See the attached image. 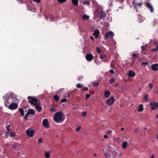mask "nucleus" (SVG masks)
Returning a JSON list of instances; mask_svg holds the SVG:
<instances>
[{
	"label": "nucleus",
	"mask_w": 158,
	"mask_h": 158,
	"mask_svg": "<svg viewBox=\"0 0 158 158\" xmlns=\"http://www.w3.org/2000/svg\"><path fill=\"white\" fill-rule=\"evenodd\" d=\"M28 113L30 114H32L33 115H34L35 114V111L33 109H30L28 110Z\"/></svg>",
	"instance_id": "nucleus-23"
},
{
	"label": "nucleus",
	"mask_w": 158,
	"mask_h": 158,
	"mask_svg": "<svg viewBox=\"0 0 158 158\" xmlns=\"http://www.w3.org/2000/svg\"><path fill=\"white\" fill-rule=\"evenodd\" d=\"M83 90H88V88L87 87H85L82 89Z\"/></svg>",
	"instance_id": "nucleus-51"
},
{
	"label": "nucleus",
	"mask_w": 158,
	"mask_h": 158,
	"mask_svg": "<svg viewBox=\"0 0 158 158\" xmlns=\"http://www.w3.org/2000/svg\"><path fill=\"white\" fill-rule=\"evenodd\" d=\"M81 127L80 126H78L76 128V131H79L81 129Z\"/></svg>",
	"instance_id": "nucleus-48"
},
{
	"label": "nucleus",
	"mask_w": 158,
	"mask_h": 158,
	"mask_svg": "<svg viewBox=\"0 0 158 158\" xmlns=\"http://www.w3.org/2000/svg\"><path fill=\"white\" fill-rule=\"evenodd\" d=\"M114 99L113 97L107 100L106 103L109 106H111L114 102Z\"/></svg>",
	"instance_id": "nucleus-10"
},
{
	"label": "nucleus",
	"mask_w": 158,
	"mask_h": 158,
	"mask_svg": "<svg viewBox=\"0 0 158 158\" xmlns=\"http://www.w3.org/2000/svg\"><path fill=\"white\" fill-rule=\"evenodd\" d=\"M100 34V32L98 29H96L94 31V35L95 38H97L98 37V35Z\"/></svg>",
	"instance_id": "nucleus-17"
},
{
	"label": "nucleus",
	"mask_w": 158,
	"mask_h": 158,
	"mask_svg": "<svg viewBox=\"0 0 158 158\" xmlns=\"http://www.w3.org/2000/svg\"><path fill=\"white\" fill-rule=\"evenodd\" d=\"M45 153V157L46 158H50V153L49 152H47L45 151H44Z\"/></svg>",
	"instance_id": "nucleus-25"
},
{
	"label": "nucleus",
	"mask_w": 158,
	"mask_h": 158,
	"mask_svg": "<svg viewBox=\"0 0 158 158\" xmlns=\"http://www.w3.org/2000/svg\"><path fill=\"white\" fill-rule=\"evenodd\" d=\"M57 1L60 3H63L66 1V0H57Z\"/></svg>",
	"instance_id": "nucleus-30"
},
{
	"label": "nucleus",
	"mask_w": 158,
	"mask_h": 158,
	"mask_svg": "<svg viewBox=\"0 0 158 158\" xmlns=\"http://www.w3.org/2000/svg\"><path fill=\"white\" fill-rule=\"evenodd\" d=\"M25 132L27 136L32 138L34 137L35 131L30 128L26 130Z\"/></svg>",
	"instance_id": "nucleus-4"
},
{
	"label": "nucleus",
	"mask_w": 158,
	"mask_h": 158,
	"mask_svg": "<svg viewBox=\"0 0 158 158\" xmlns=\"http://www.w3.org/2000/svg\"><path fill=\"white\" fill-rule=\"evenodd\" d=\"M82 19H89V17L86 15H84L82 17Z\"/></svg>",
	"instance_id": "nucleus-27"
},
{
	"label": "nucleus",
	"mask_w": 158,
	"mask_h": 158,
	"mask_svg": "<svg viewBox=\"0 0 158 158\" xmlns=\"http://www.w3.org/2000/svg\"><path fill=\"white\" fill-rule=\"evenodd\" d=\"M127 141L123 142L122 144L123 148L124 149H125L127 146Z\"/></svg>",
	"instance_id": "nucleus-20"
},
{
	"label": "nucleus",
	"mask_w": 158,
	"mask_h": 158,
	"mask_svg": "<svg viewBox=\"0 0 158 158\" xmlns=\"http://www.w3.org/2000/svg\"><path fill=\"white\" fill-rule=\"evenodd\" d=\"M77 86L78 88H81L82 87V85L80 84H77Z\"/></svg>",
	"instance_id": "nucleus-44"
},
{
	"label": "nucleus",
	"mask_w": 158,
	"mask_h": 158,
	"mask_svg": "<svg viewBox=\"0 0 158 158\" xmlns=\"http://www.w3.org/2000/svg\"><path fill=\"white\" fill-rule=\"evenodd\" d=\"M151 158H154V155H153L151 157Z\"/></svg>",
	"instance_id": "nucleus-62"
},
{
	"label": "nucleus",
	"mask_w": 158,
	"mask_h": 158,
	"mask_svg": "<svg viewBox=\"0 0 158 158\" xmlns=\"http://www.w3.org/2000/svg\"><path fill=\"white\" fill-rule=\"evenodd\" d=\"M18 107V105L17 104L13 102L10 104L8 108L10 110H13L16 109Z\"/></svg>",
	"instance_id": "nucleus-9"
},
{
	"label": "nucleus",
	"mask_w": 158,
	"mask_h": 158,
	"mask_svg": "<svg viewBox=\"0 0 158 158\" xmlns=\"http://www.w3.org/2000/svg\"><path fill=\"white\" fill-rule=\"evenodd\" d=\"M67 99H66L65 98H63L61 100V103H63V102H67Z\"/></svg>",
	"instance_id": "nucleus-45"
},
{
	"label": "nucleus",
	"mask_w": 158,
	"mask_h": 158,
	"mask_svg": "<svg viewBox=\"0 0 158 158\" xmlns=\"http://www.w3.org/2000/svg\"><path fill=\"white\" fill-rule=\"evenodd\" d=\"M98 16L100 19H104L106 17V14L104 12L100 11L98 12Z\"/></svg>",
	"instance_id": "nucleus-7"
},
{
	"label": "nucleus",
	"mask_w": 158,
	"mask_h": 158,
	"mask_svg": "<svg viewBox=\"0 0 158 158\" xmlns=\"http://www.w3.org/2000/svg\"><path fill=\"white\" fill-rule=\"evenodd\" d=\"M72 3L75 6H77L78 5V0H72Z\"/></svg>",
	"instance_id": "nucleus-24"
},
{
	"label": "nucleus",
	"mask_w": 158,
	"mask_h": 158,
	"mask_svg": "<svg viewBox=\"0 0 158 158\" xmlns=\"http://www.w3.org/2000/svg\"><path fill=\"white\" fill-rule=\"evenodd\" d=\"M146 6L148 8H150L151 6H152V5H151L150 3L149 2H147L145 4Z\"/></svg>",
	"instance_id": "nucleus-32"
},
{
	"label": "nucleus",
	"mask_w": 158,
	"mask_h": 158,
	"mask_svg": "<svg viewBox=\"0 0 158 158\" xmlns=\"http://www.w3.org/2000/svg\"><path fill=\"white\" fill-rule=\"evenodd\" d=\"M158 50V46L156 47V48H152L151 51L152 52H155L157 51Z\"/></svg>",
	"instance_id": "nucleus-31"
},
{
	"label": "nucleus",
	"mask_w": 158,
	"mask_h": 158,
	"mask_svg": "<svg viewBox=\"0 0 158 158\" xmlns=\"http://www.w3.org/2000/svg\"><path fill=\"white\" fill-rule=\"evenodd\" d=\"M149 9H150V11L151 12H154V9L152 6H151V7L150 8H149Z\"/></svg>",
	"instance_id": "nucleus-43"
},
{
	"label": "nucleus",
	"mask_w": 158,
	"mask_h": 158,
	"mask_svg": "<svg viewBox=\"0 0 158 158\" xmlns=\"http://www.w3.org/2000/svg\"><path fill=\"white\" fill-rule=\"evenodd\" d=\"M151 68L152 70L155 71L158 70V64H152L151 65Z\"/></svg>",
	"instance_id": "nucleus-14"
},
{
	"label": "nucleus",
	"mask_w": 158,
	"mask_h": 158,
	"mask_svg": "<svg viewBox=\"0 0 158 158\" xmlns=\"http://www.w3.org/2000/svg\"><path fill=\"white\" fill-rule=\"evenodd\" d=\"M153 85L152 83H150L148 85V87L150 89H151L153 87Z\"/></svg>",
	"instance_id": "nucleus-37"
},
{
	"label": "nucleus",
	"mask_w": 158,
	"mask_h": 158,
	"mask_svg": "<svg viewBox=\"0 0 158 158\" xmlns=\"http://www.w3.org/2000/svg\"><path fill=\"white\" fill-rule=\"evenodd\" d=\"M97 52L98 53H100L101 52V49L99 47H97L96 48Z\"/></svg>",
	"instance_id": "nucleus-38"
},
{
	"label": "nucleus",
	"mask_w": 158,
	"mask_h": 158,
	"mask_svg": "<svg viewBox=\"0 0 158 158\" xmlns=\"http://www.w3.org/2000/svg\"><path fill=\"white\" fill-rule=\"evenodd\" d=\"M124 128H123V127H122V128H121V131H123V130H124Z\"/></svg>",
	"instance_id": "nucleus-63"
},
{
	"label": "nucleus",
	"mask_w": 158,
	"mask_h": 158,
	"mask_svg": "<svg viewBox=\"0 0 158 158\" xmlns=\"http://www.w3.org/2000/svg\"><path fill=\"white\" fill-rule=\"evenodd\" d=\"M112 146L113 145L110 144L106 146L108 150V152L107 153L105 152L104 155L107 158H117L118 154L112 148Z\"/></svg>",
	"instance_id": "nucleus-1"
},
{
	"label": "nucleus",
	"mask_w": 158,
	"mask_h": 158,
	"mask_svg": "<svg viewBox=\"0 0 158 158\" xmlns=\"http://www.w3.org/2000/svg\"><path fill=\"white\" fill-rule=\"evenodd\" d=\"M34 2L39 3L41 2V0H33Z\"/></svg>",
	"instance_id": "nucleus-52"
},
{
	"label": "nucleus",
	"mask_w": 158,
	"mask_h": 158,
	"mask_svg": "<svg viewBox=\"0 0 158 158\" xmlns=\"http://www.w3.org/2000/svg\"><path fill=\"white\" fill-rule=\"evenodd\" d=\"M110 94V92L109 91H105L104 93V96L106 98H108Z\"/></svg>",
	"instance_id": "nucleus-19"
},
{
	"label": "nucleus",
	"mask_w": 158,
	"mask_h": 158,
	"mask_svg": "<svg viewBox=\"0 0 158 158\" xmlns=\"http://www.w3.org/2000/svg\"><path fill=\"white\" fill-rule=\"evenodd\" d=\"M153 44L154 45L156 46V47L158 46V43L157 42H153Z\"/></svg>",
	"instance_id": "nucleus-53"
},
{
	"label": "nucleus",
	"mask_w": 158,
	"mask_h": 158,
	"mask_svg": "<svg viewBox=\"0 0 158 158\" xmlns=\"http://www.w3.org/2000/svg\"><path fill=\"white\" fill-rule=\"evenodd\" d=\"M9 145V144H8V143H6V147H7V146H8Z\"/></svg>",
	"instance_id": "nucleus-64"
},
{
	"label": "nucleus",
	"mask_w": 158,
	"mask_h": 158,
	"mask_svg": "<svg viewBox=\"0 0 158 158\" xmlns=\"http://www.w3.org/2000/svg\"><path fill=\"white\" fill-rule=\"evenodd\" d=\"M113 2V0H110V2H111L110 5H112V2Z\"/></svg>",
	"instance_id": "nucleus-59"
},
{
	"label": "nucleus",
	"mask_w": 158,
	"mask_h": 158,
	"mask_svg": "<svg viewBox=\"0 0 158 158\" xmlns=\"http://www.w3.org/2000/svg\"><path fill=\"white\" fill-rule=\"evenodd\" d=\"M138 129L137 128H136L135 129V133H137L138 132Z\"/></svg>",
	"instance_id": "nucleus-56"
},
{
	"label": "nucleus",
	"mask_w": 158,
	"mask_h": 158,
	"mask_svg": "<svg viewBox=\"0 0 158 158\" xmlns=\"http://www.w3.org/2000/svg\"><path fill=\"white\" fill-rule=\"evenodd\" d=\"M38 141L39 143H42L43 142V139H42V138H40L39 139H38Z\"/></svg>",
	"instance_id": "nucleus-42"
},
{
	"label": "nucleus",
	"mask_w": 158,
	"mask_h": 158,
	"mask_svg": "<svg viewBox=\"0 0 158 158\" xmlns=\"http://www.w3.org/2000/svg\"><path fill=\"white\" fill-rule=\"evenodd\" d=\"M146 46V45L145 46H141V50L142 51H143L145 50Z\"/></svg>",
	"instance_id": "nucleus-46"
},
{
	"label": "nucleus",
	"mask_w": 158,
	"mask_h": 158,
	"mask_svg": "<svg viewBox=\"0 0 158 158\" xmlns=\"http://www.w3.org/2000/svg\"><path fill=\"white\" fill-rule=\"evenodd\" d=\"M148 64V62H143L141 64V65L142 66H145Z\"/></svg>",
	"instance_id": "nucleus-36"
},
{
	"label": "nucleus",
	"mask_w": 158,
	"mask_h": 158,
	"mask_svg": "<svg viewBox=\"0 0 158 158\" xmlns=\"http://www.w3.org/2000/svg\"><path fill=\"white\" fill-rule=\"evenodd\" d=\"M114 60H112L111 61V63H111V68H113V67L115 68V67H113V66H112V65L114 63Z\"/></svg>",
	"instance_id": "nucleus-49"
},
{
	"label": "nucleus",
	"mask_w": 158,
	"mask_h": 158,
	"mask_svg": "<svg viewBox=\"0 0 158 158\" xmlns=\"http://www.w3.org/2000/svg\"><path fill=\"white\" fill-rule=\"evenodd\" d=\"M53 98L54 99L56 102L58 101L59 99V97L57 95H55L54 96Z\"/></svg>",
	"instance_id": "nucleus-26"
},
{
	"label": "nucleus",
	"mask_w": 158,
	"mask_h": 158,
	"mask_svg": "<svg viewBox=\"0 0 158 158\" xmlns=\"http://www.w3.org/2000/svg\"><path fill=\"white\" fill-rule=\"evenodd\" d=\"M138 56H136V54H133L132 55V58L133 60L132 63H134V61L135 60V59L136 57H138Z\"/></svg>",
	"instance_id": "nucleus-21"
},
{
	"label": "nucleus",
	"mask_w": 158,
	"mask_h": 158,
	"mask_svg": "<svg viewBox=\"0 0 158 158\" xmlns=\"http://www.w3.org/2000/svg\"><path fill=\"white\" fill-rule=\"evenodd\" d=\"M107 137L108 136L106 135H105L104 136V139H106L107 138Z\"/></svg>",
	"instance_id": "nucleus-57"
},
{
	"label": "nucleus",
	"mask_w": 158,
	"mask_h": 158,
	"mask_svg": "<svg viewBox=\"0 0 158 158\" xmlns=\"http://www.w3.org/2000/svg\"><path fill=\"white\" fill-rule=\"evenodd\" d=\"M114 78H111L109 80V83L110 84H113L114 82Z\"/></svg>",
	"instance_id": "nucleus-29"
},
{
	"label": "nucleus",
	"mask_w": 158,
	"mask_h": 158,
	"mask_svg": "<svg viewBox=\"0 0 158 158\" xmlns=\"http://www.w3.org/2000/svg\"><path fill=\"white\" fill-rule=\"evenodd\" d=\"M42 124L43 126L46 128H48L49 127V124L47 119H45L43 120Z\"/></svg>",
	"instance_id": "nucleus-13"
},
{
	"label": "nucleus",
	"mask_w": 158,
	"mask_h": 158,
	"mask_svg": "<svg viewBox=\"0 0 158 158\" xmlns=\"http://www.w3.org/2000/svg\"><path fill=\"white\" fill-rule=\"evenodd\" d=\"M30 114L29 113H28V112L26 114V116L28 117L29 114Z\"/></svg>",
	"instance_id": "nucleus-61"
},
{
	"label": "nucleus",
	"mask_w": 158,
	"mask_h": 158,
	"mask_svg": "<svg viewBox=\"0 0 158 158\" xmlns=\"http://www.w3.org/2000/svg\"><path fill=\"white\" fill-rule=\"evenodd\" d=\"M10 125H9L6 127V129L9 131H10Z\"/></svg>",
	"instance_id": "nucleus-47"
},
{
	"label": "nucleus",
	"mask_w": 158,
	"mask_h": 158,
	"mask_svg": "<svg viewBox=\"0 0 158 158\" xmlns=\"http://www.w3.org/2000/svg\"><path fill=\"white\" fill-rule=\"evenodd\" d=\"M53 119L56 122H62V111L57 112L54 115Z\"/></svg>",
	"instance_id": "nucleus-3"
},
{
	"label": "nucleus",
	"mask_w": 158,
	"mask_h": 158,
	"mask_svg": "<svg viewBox=\"0 0 158 158\" xmlns=\"http://www.w3.org/2000/svg\"><path fill=\"white\" fill-rule=\"evenodd\" d=\"M90 39H91L93 41H94V38L92 36H90Z\"/></svg>",
	"instance_id": "nucleus-58"
},
{
	"label": "nucleus",
	"mask_w": 158,
	"mask_h": 158,
	"mask_svg": "<svg viewBox=\"0 0 158 158\" xmlns=\"http://www.w3.org/2000/svg\"><path fill=\"white\" fill-rule=\"evenodd\" d=\"M20 147V144L17 143H14L13 144H12V148L13 149L19 148Z\"/></svg>",
	"instance_id": "nucleus-16"
},
{
	"label": "nucleus",
	"mask_w": 158,
	"mask_h": 158,
	"mask_svg": "<svg viewBox=\"0 0 158 158\" xmlns=\"http://www.w3.org/2000/svg\"><path fill=\"white\" fill-rule=\"evenodd\" d=\"M148 96L146 95H145L144 97H143V99H144V100H145L146 101H148Z\"/></svg>",
	"instance_id": "nucleus-41"
},
{
	"label": "nucleus",
	"mask_w": 158,
	"mask_h": 158,
	"mask_svg": "<svg viewBox=\"0 0 158 158\" xmlns=\"http://www.w3.org/2000/svg\"><path fill=\"white\" fill-rule=\"evenodd\" d=\"M28 102L35 106L36 109L39 112L41 110L42 107L40 106V102L38 99L36 98L35 97L31 96H28Z\"/></svg>",
	"instance_id": "nucleus-2"
},
{
	"label": "nucleus",
	"mask_w": 158,
	"mask_h": 158,
	"mask_svg": "<svg viewBox=\"0 0 158 158\" xmlns=\"http://www.w3.org/2000/svg\"><path fill=\"white\" fill-rule=\"evenodd\" d=\"M111 133H112V131L110 130L106 132V134H110Z\"/></svg>",
	"instance_id": "nucleus-50"
},
{
	"label": "nucleus",
	"mask_w": 158,
	"mask_h": 158,
	"mask_svg": "<svg viewBox=\"0 0 158 158\" xmlns=\"http://www.w3.org/2000/svg\"><path fill=\"white\" fill-rule=\"evenodd\" d=\"M143 106L142 104H140L139 105L138 107V111L139 112H141L143 111Z\"/></svg>",
	"instance_id": "nucleus-18"
},
{
	"label": "nucleus",
	"mask_w": 158,
	"mask_h": 158,
	"mask_svg": "<svg viewBox=\"0 0 158 158\" xmlns=\"http://www.w3.org/2000/svg\"><path fill=\"white\" fill-rule=\"evenodd\" d=\"M99 84V83L98 82H93V86H94V87H97L98 85Z\"/></svg>",
	"instance_id": "nucleus-33"
},
{
	"label": "nucleus",
	"mask_w": 158,
	"mask_h": 158,
	"mask_svg": "<svg viewBox=\"0 0 158 158\" xmlns=\"http://www.w3.org/2000/svg\"><path fill=\"white\" fill-rule=\"evenodd\" d=\"M24 119L25 120H27L28 119V117L25 116L24 118Z\"/></svg>",
	"instance_id": "nucleus-55"
},
{
	"label": "nucleus",
	"mask_w": 158,
	"mask_h": 158,
	"mask_svg": "<svg viewBox=\"0 0 158 158\" xmlns=\"http://www.w3.org/2000/svg\"><path fill=\"white\" fill-rule=\"evenodd\" d=\"M19 111L21 115L22 116H23L24 115V111L21 108H19Z\"/></svg>",
	"instance_id": "nucleus-22"
},
{
	"label": "nucleus",
	"mask_w": 158,
	"mask_h": 158,
	"mask_svg": "<svg viewBox=\"0 0 158 158\" xmlns=\"http://www.w3.org/2000/svg\"><path fill=\"white\" fill-rule=\"evenodd\" d=\"M15 135V132H11L10 134V137H14Z\"/></svg>",
	"instance_id": "nucleus-35"
},
{
	"label": "nucleus",
	"mask_w": 158,
	"mask_h": 158,
	"mask_svg": "<svg viewBox=\"0 0 158 158\" xmlns=\"http://www.w3.org/2000/svg\"><path fill=\"white\" fill-rule=\"evenodd\" d=\"M84 5H86L89 6L90 5V2L88 1H85L84 2Z\"/></svg>",
	"instance_id": "nucleus-28"
},
{
	"label": "nucleus",
	"mask_w": 158,
	"mask_h": 158,
	"mask_svg": "<svg viewBox=\"0 0 158 158\" xmlns=\"http://www.w3.org/2000/svg\"><path fill=\"white\" fill-rule=\"evenodd\" d=\"M81 114L82 116L85 117L86 116L87 113L86 112L82 111Z\"/></svg>",
	"instance_id": "nucleus-34"
},
{
	"label": "nucleus",
	"mask_w": 158,
	"mask_h": 158,
	"mask_svg": "<svg viewBox=\"0 0 158 158\" xmlns=\"http://www.w3.org/2000/svg\"><path fill=\"white\" fill-rule=\"evenodd\" d=\"M114 35V34L113 32L112 31H110L106 34L105 35L104 39L106 40H107L109 38L113 39Z\"/></svg>",
	"instance_id": "nucleus-5"
},
{
	"label": "nucleus",
	"mask_w": 158,
	"mask_h": 158,
	"mask_svg": "<svg viewBox=\"0 0 158 158\" xmlns=\"http://www.w3.org/2000/svg\"><path fill=\"white\" fill-rule=\"evenodd\" d=\"M151 109L152 110H155L158 107V103L156 102H152L150 103Z\"/></svg>",
	"instance_id": "nucleus-6"
},
{
	"label": "nucleus",
	"mask_w": 158,
	"mask_h": 158,
	"mask_svg": "<svg viewBox=\"0 0 158 158\" xmlns=\"http://www.w3.org/2000/svg\"><path fill=\"white\" fill-rule=\"evenodd\" d=\"M55 110V108H52L51 109V111H54Z\"/></svg>",
	"instance_id": "nucleus-60"
},
{
	"label": "nucleus",
	"mask_w": 158,
	"mask_h": 158,
	"mask_svg": "<svg viewBox=\"0 0 158 158\" xmlns=\"http://www.w3.org/2000/svg\"><path fill=\"white\" fill-rule=\"evenodd\" d=\"M3 98L4 100V104L5 106L8 108L10 104V102L9 101V98L3 97Z\"/></svg>",
	"instance_id": "nucleus-8"
},
{
	"label": "nucleus",
	"mask_w": 158,
	"mask_h": 158,
	"mask_svg": "<svg viewBox=\"0 0 158 158\" xmlns=\"http://www.w3.org/2000/svg\"><path fill=\"white\" fill-rule=\"evenodd\" d=\"M106 57V56L104 54H102L100 56V58L101 59L105 58Z\"/></svg>",
	"instance_id": "nucleus-39"
},
{
	"label": "nucleus",
	"mask_w": 158,
	"mask_h": 158,
	"mask_svg": "<svg viewBox=\"0 0 158 158\" xmlns=\"http://www.w3.org/2000/svg\"><path fill=\"white\" fill-rule=\"evenodd\" d=\"M90 97V95L89 94H86L85 95V99H88Z\"/></svg>",
	"instance_id": "nucleus-40"
},
{
	"label": "nucleus",
	"mask_w": 158,
	"mask_h": 158,
	"mask_svg": "<svg viewBox=\"0 0 158 158\" xmlns=\"http://www.w3.org/2000/svg\"><path fill=\"white\" fill-rule=\"evenodd\" d=\"M86 59L87 60L90 61L94 58V56L91 53L87 54L85 56Z\"/></svg>",
	"instance_id": "nucleus-11"
},
{
	"label": "nucleus",
	"mask_w": 158,
	"mask_h": 158,
	"mask_svg": "<svg viewBox=\"0 0 158 158\" xmlns=\"http://www.w3.org/2000/svg\"><path fill=\"white\" fill-rule=\"evenodd\" d=\"M110 72L114 74V72L113 69H111L110 71Z\"/></svg>",
	"instance_id": "nucleus-54"
},
{
	"label": "nucleus",
	"mask_w": 158,
	"mask_h": 158,
	"mask_svg": "<svg viewBox=\"0 0 158 158\" xmlns=\"http://www.w3.org/2000/svg\"><path fill=\"white\" fill-rule=\"evenodd\" d=\"M127 74L129 77H132L135 76V73L133 71H130Z\"/></svg>",
	"instance_id": "nucleus-15"
},
{
	"label": "nucleus",
	"mask_w": 158,
	"mask_h": 158,
	"mask_svg": "<svg viewBox=\"0 0 158 158\" xmlns=\"http://www.w3.org/2000/svg\"><path fill=\"white\" fill-rule=\"evenodd\" d=\"M132 4H133V6L134 7L135 9L137 11H138L137 9V7L138 6L140 7L143 4L142 3H136L135 1H133L132 2Z\"/></svg>",
	"instance_id": "nucleus-12"
}]
</instances>
